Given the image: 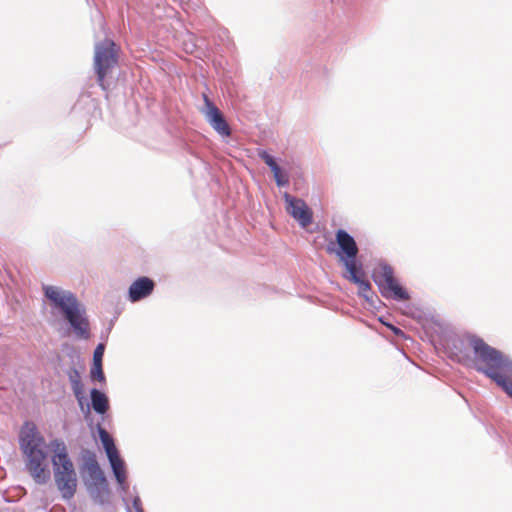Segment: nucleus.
<instances>
[{"label":"nucleus","instance_id":"f03ea898","mask_svg":"<svg viewBox=\"0 0 512 512\" xmlns=\"http://www.w3.org/2000/svg\"><path fill=\"white\" fill-rule=\"evenodd\" d=\"M45 297L49 300L53 314L61 315L81 339L90 337V325L86 311L77 297L70 291L57 286H43Z\"/></svg>","mask_w":512,"mask_h":512},{"label":"nucleus","instance_id":"f3484780","mask_svg":"<svg viewBox=\"0 0 512 512\" xmlns=\"http://www.w3.org/2000/svg\"><path fill=\"white\" fill-rule=\"evenodd\" d=\"M98 433H99L100 440L103 444V447L106 451L107 457L112 458L114 455H117L118 451L114 444V440L110 436V434L101 426H98Z\"/></svg>","mask_w":512,"mask_h":512},{"label":"nucleus","instance_id":"6e6552de","mask_svg":"<svg viewBox=\"0 0 512 512\" xmlns=\"http://www.w3.org/2000/svg\"><path fill=\"white\" fill-rule=\"evenodd\" d=\"M287 213L293 217L301 227L306 228L313 222V211L304 200L291 196L285 192L283 195Z\"/></svg>","mask_w":512,"mask_h":512},{"label":"nucleus","instance_id":"7ed1b4c3","mask_svg":"<svg viewBox=\"0 0 512 512\" xmlns=\"http://www.w3.org/2000/svg\"><path fill=\"white\" fill-rule=\"evenodd\" d=\"M44 438L33 423H25L20 431V448L25 458V467L33 480L46 484L51 477L47 455L43 450Z\"/></svg>","mask_w":512,"mask_h":512},{"label":"nucleus","instance_id":"dca6fc26","mask_svg":"<svg viewBox=\"0 0 512 512\" xmlns=\"http://www.w3.org/2000/svg\"><path fill=\"white\" fill-rule=\"evenodd\" d=\"M69 380L73 393L79 404L82 406V401L84 399V385L81 381L80 374L76 369H73L69 372Z\"/></svg>","mask_w":512,"mask_h":512},{"label":"nucleus","instance_id":"f8f14e48","mask_svg":"<svg viewBox=\"0 0 512 512\" xmlns=\"http://www.w3.org/2000/svg\"><path fill=\"white\" fill-rule=\"evenodd\" d=\"M154 281L148 277H139L129 287L128 295L131 302L148 297L154 290Z\"/></svg>","mask_w":512,"mask_h":512},{"label":"nucleus","instance_id":"f257e3e1","mask_svg":"<svg viewBox=\"0 0 512 512\" xmlns=\"http://www.w3.org/2000/svg\"><path fill=\"white\" fill-rule=\"evenodd\" d=\"M452 355L459 363L487 375L488 370L499 367L503 353L482 338L468 335L453 342Z\"/></svg>","mask_w":512,"mask_h":512},{"label":"nucleus","instance_id":"423d86ee","mask_svg":"<svg viewBox=\"0 0 512 512\" xmlns=\"http://www.w3.org/2000/svg\"><path fill=\"white\" fill-rule=\"evenodd\" d=\"M372 277L382 296L399 301L409 300L408 292L399 284L390 265L380 263L375 267Z\"/></svg>","mask_w":512,"mask_h":512},{"label":"nucleus","instance_id":"2eb2a0df","mask_svg":"<svg viewBox=\"0 0 512 512\" xmlns=\"http://www.w3.org/2000/svg\"><path fill=\"white\" fill-rule=\"evenodd\" d=\"M85 469L95 485L102 484L105 482L104 474L95 458L90 457L85 463Z\"/></svg>","mask_w":512,"mask_h":512},{"label":"nucleus","instance_id":"aec40b11","mask_svg":"<svg viewBox=\"0 0 512 512\" xmlns=\"http://www.w3.org/2000/svg\"><path fill=\"white\" fill-rule=\"evenodd\" d=\"M103 353H104V346H103V344H99L94 351V355H93L94 363L93 364L102 363Z\"/></svg>","mask_w":512,"mask_h":512},{"label":"nucleus","instance_id":"4be33fe9","mask_svg":"<svg viewBox=\"0 0 512 512\" xmlns=\"http://www.w3.org/2000/svg\"><path fill=\"white\" fill-rule=\"evenodd\" d=\"M394 332L397 334L400 332V330L398 328H393Z\"/></svg>","mask_w":512,"mask_h":512},{"label":"nucleus","instance_id":"20e7f679","mask_svg":"<svg viewBox=\"0 0 512 512\" xmlns=\"http://www.w3.org/2000/svg\"><path fill=\"white\" fill-rule=\"evenodd\" d=\"M54 455L52 457L53 475L55 485L64 500L74 497L78 487L77 473L71 461L64 442L54 440L51 442Z\"/></svg>","mask_w":512,"mask_h":512},{"label":"nucleus","instance_id":"0eeeda50","mask_svg":"<svg viewBox=\"0 0 512 512\" xmlns=\"http://www.w3.org/2000/svg\"><path fill=\"white\" fill-rule=\"evenodd\" d=\"M117 62L118 52L112 40L105 39L95 46L94 69L97 74L98 84L102 89H106L105 78L117 65Z\"/></svg>","mask_w":512,"mask_h":512},{"label":"nucleus","instance_id":"6ab92c4d","mask_svg":"<svg viewBox=\"0 0 512 512\" xmlns=\"http://www.w3.org/2000/svg\"><path fill=\"white\" fill-rule=\"evenodd\" d=\"M91 378L94 381L98 382H104L105 381V375L102 369V363H96L93 364V367L91 369Z\"/></svg>","mask_w":512,"mask_h":512},{"label":"nucleus","instance_id":"4468645a","mask_svg":"<svg viewBox=\"0 0 512 512\" xmlns=\"http://www.w3.org/2000/svg\"><path fill=\"white\" fill-rule=\"evenodd\" d=\"M90 396L93 410L98 414H105L109 409L108 397L98 389H92Z\"/></svg>","mask_w":512,"mask_h":512},{"label":"nucleus","instance_id":"1a4fd4ad","mask_svg":"<svg viewBox=\"0 0 512 512\" xmlns=\"http://www.w3.org/2000/svg\"><path fill=\"white\" fill-rule=\"evenodd\" d=\"M487 376L512 398V360L503 354L499 367L488 370Z\"/></svg>","mask_w":512,"mask_h":512},{"label":"nucleus","instance_id":"a211bd4d","mask_svg":"<svg viewBox=\"0 0 512 512\" xmlns=\"http://www.w3.org/2000/svg\"><path fill=\"white\" fill-rule=\"evenodd\" d=\"M112 466L114 475L119 484H123L126 480L125 466L119 455H114L112 458H108Z\"/></svg>","mask_w":512,"mask_h":512},{"label":"nucleus","instance_id":"ddd939ff","mask_svg":"<svg viewBox=\"0 0 512 512\" xmlns=\"http://www.w3.org/2000/svg\"><path fill=\"white\" fill-rule=\"evenodd\" d=\"M259 155L261 159L270 167L277 185H287L289 183L288 176L281 170V168L276 163L274 158L271 155H269L266 151L261 152Z\"/></svg>","mask_w":512,"mask_h":512},{"label":"nucleus","instance_id":"9d476101","mask_svg":"<svg viewBox=\"0 0 512 512\" xmlns=\"http://www.w3.org/2000/svg\"><path fill=\"white\" fill-rule=\"evenodd\" d=\"M205 107L202 109V113L213 127V129L221 136L228 137L231 135V129L227 121L225 120L221 111L210 101L206 94L203 95Z\"/></svg>","mask_w":512,"mask_h":512},{"label":"nucleus","instance_id":"412c9836","mask_svg":"<svg viewBox=\"0 0 512 512\" xmlns=\"http://www.w3.org/2000/svg\"><path fill=\"white\" fill-rule=\"evenodd\" d=\"M136 512H144L143 509L136 507Z\"/></svg>","mask_w":512,"mask_h":512},{"label":"nucleus","instance_id":"39448f33","mask_svg":"<svg viewBox=\"0 0 512 512\" xmlns=\"http://www.w3.org/2000/svg\"><path fill=\"white\" fill-rule=\"evenodd\" d=\"M327 253L335 254L339 261L344 265L345 270L351 267L362 265L357 261L359 252L355 239L345 230L339 229L335 234V243L331 242L327 246Z\"/></svg>","mask_w":512,"mask_h":512},{"label":"nucleus","instance_id":"9b49d317","mask_svg":"<svg viewBox=\"0 0 512 512\" xmlns=\"http://www.w3.org/2000/svg\"><path fill=\"white\" fill-rule=\"evenodd\" d=\"M344 278L348 281L358 285V293L360 296L365 298L367 301L370 300L373 295L371 284L365 279V272L363 266L351 267V269L345 271Z\"/></svg>","mask_w":512,"mask_h":512}]
</instances>
